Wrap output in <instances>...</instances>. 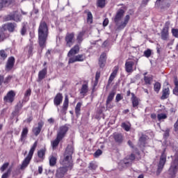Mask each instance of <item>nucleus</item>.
<instances>
[{"label": "nucleus", "instance_id": "obj_1", "mask_svg": "<svg viewBox=\"0 0 178 178\" xmlns=\"http://www.w3.org/2000/svg\"><path fill=\"white\" fill-rule=\"evenodd\" d=\"M124 17V10L122 8L119 9L113 17V22L115 24L116 30H123L126 26H127L129 22H130V15H127L124 17V20L122 21Z\"/></svg>", "mask_w": 178, "mask_h": 178}, {"label": "nucleus", "instance_id": "obj_2", "mask_svg": "<svg viewBox=\"0 0 178 178\" xmlns=\"http://www.w3.org/2000/svg\"><path fill=\"white\" fill-rule=\"evenodd\" d=\"M48 25L47 22L42 21L38 28V42L39 45H47L48 40Z\"/></svg>", "mask_w": 178, "mask_h": 178}, {"label": "nucleus", "instance_id": "obj_3", "mask_svg": "<svg viewBox=\"0 0 178 178\" xmlns=\"http://www.w3.org/2000/svg\"><path fill=\"white\" fill-rule=\"evenodd\" d=\"M15 29H16V24L15 23H8L3 26V27L0 29V42L4 40H6V38L9 37L8 31L10 33H13L15 31Z\"/></svg>", "mask_w": 178, "mask_h": 178}, {"label": "nucleus", "instance_id": "obj_4", "mask_svg": "<svg viewBox=\"0 0 178 178\" xmlns=\"http://www.w3.org/2000/svg\"><path fill=\"white\" fill-rule=\"evenodd\" d=\"M60 163L63 167H60L56 170V176L58 178L63 177L66 172H67V167H66V165H67V154L66 153H65L64 155L61 156Z\"/></svg>", "mask_w": 178, "mask_h": 178}, {"label": "nucleus", "instance_id": "obj_5", "mask_svg": "<svg viewBox=\"0 0 178 178\" xmlns=\"http://www.w3.org/2000/svg\"><path fill=\"white\" fill-rule=\"evenodd\" d=\"M67 131V127L66 125L63 126L60 128V130L57 134L56 139L51 142L53 149H56L58 145H59V143H60V140L63 139V137H65V134H66Z\"/></svg>", "mask_w": 178, "mask_h": 178}, {"label": "nucleus", "instance_id": "obj_6", "mask_svg": "<svg viewBox=\"0 0 178 178\" xmlns=\"http://www.w3.org/2000/svg\"><path fill=\"white\" fill-rule=\"evenodd\" d=\"M38 145V142L35 141L32 147H31V149L29 150V152L27 155V156L24 159L20 169H26L30 164V162L31 161V159H33V156L34 155V152L35 151V148H37V145Z\"/></svg>", "mask_w": 178, "mask_h": 178}, {"label": "nucleus", "instance_id": "obj_7", "mask_svg": "<svg viewBox=\"0 0 178 178\" xmlns=\"http://www.w3.org/2000/svg\"><path fill=\"white\" fill-rule=\"evenodd\" d=\"M169 26H170V22H166L161 30V40H163V41H168V40H169Z\"/></svg>", "mask_w": 178, "mask_h": 178}, {"label": "nucleus", "instance_id": "obj_8", "mask_svg": "<svg viewBox=\"0 0 178 178\" xmlns=\"http://www.w3.org/2000/svg\"><path fill=\"white\" fill-rule=\"evenodd\" d=\"M165 163H166V154H165V150H164L163 152L161 154L159 163L158 165L157 172L159 173L162 172V169H163V166H165Z\"/></svg>", "mask_w": 178, "mask_h": 178}, {"label": "nucleus", "instance_id": "obj_9", "mask_svg": "<svg viewBox=\"0 0 178 178\" xmlns=\"http://www.w3.org/2000/svg\"><path fill=\"white\" fill-rule=\"evenodd\" d=\"M15 97H16V93L13 90H10L7 95L4 97L3 101L4 102H8L9 104H12L15 101Z\"/></svg>", "mask_w": 178, "mask_h": 178}, {"label": "nucleus", "instance_id": "obj_10", "mask_svg": "<svg viewBox=\"0 0 178 178\" xmlns=\"http://www.w3.org/2000/svg\"><path fill=\"white\" fill-rule=\"evenodd\" d=\"M85 59L86 56L84 54H79L70 58L69 63H74V62H83V60Z\"/></svg>", "mask_w": 178, "mask_h": 178}, {"label": "nucleus", "instance_id": "obj_11", "mask_svg": "<svg viewBox=\"0 0 178 178\" xmlns=\"http://www.w3.org/2000/svg\"><path fill=\"white\" fill-rule=\"evenodd\" d=\"M13 66H15V57H10L6 65V72H10L13 69Z\"/></svg>", "mask_w": 178, "mask_h": 178}, {"label": "nucleus", "instance_id": "obj_12", "mask_svg": "<svg viewBox=\"0 0 178 178\" xmlns=\"http://www.w3.org/2000/svg\"><path fill=\"white\" fill-rule=\"evenodd\" d=\"M29 134V128L24 127L22 129V131L21 133V136L19 138V141L22 143V144H24L26 143V140H27V135Z\"/></svg>", "mask_w": 178, "mask_h": 178}, {"label": "nucleus", "instance_id": "obj_13", "mask_svg": "<svg viewBox=\"0 0 178 178\" xmlns=\"http://www.w3.org/2000/svg\"><path fill=\"white\" fill-rule=\"evenodd\" d=\"M134 66V61L127 60L125 63V70L127 73H133L134 71L133 67Z\"/></svg>", "mask_w": 178, "mask_h": 178}, {"label": "nucleus", "instance_id": "obj_14", "mask_svg": "<svg viewBox=\"0 0 178 178\" xmlns=\"http://www.w3.org/2000/svg\"><path fill=\"white\" fill-rule=\"evenodd\" d=\"M113 138H114V141L117 143V144H122L124 140L123 135L119 133H114L113 134Z\"/></svg>", "mask_w": 178, "mask_h": 178}, {"label": "nucleus", "instance_id": "obj_15", "mask_svg": "<svg viewBox=\"0 0 178 178\" xmlns=\"http://www.w3.org/2000/svg\"><path fill=\"white\" fill-rule=\"evenodd\" d=\"M106 63V54L102 53L99 58V65L102 69L105 67Z\"/></svg>", "mask_w": 178, "mask_h": 178}, {"label": "nucleus", "instance_id": "obj_16", "mask_svg": "<svg viewBox=\"0 0 178 178\" xmlns=\"http://www.w3.org/2000/svg\"><path fill=\"white\" fill-rule=\"evenodd\" d=\"M118 72H119V66H115L111 73L109 79H108V84H111L115 80V77L118 76Z\"/></svg>", "mask_w": 178, "mask_h": 178}, {"label": "nucleus", "instance_id": "obj_17", "mask_svg": "<svg viewBox=\"0 0 178 178\" xmlns=\"http://www.w3.org/2000/svg\"><path fill=\"white\" fill-rule=\"evenodd\" d=\"M44 126V122L40 121L38 123V127L33 129V133L35 136H38L41 133V129Z\"/></svg>", "mask_w": 178, "mask_h": 178}, {"label": "nucleus", "instance_id": "obj_18", "mask_svg": "<svg viewBox=\"0 0 178 178\" xmlns=\"http://www.w3.org/2000/svg\"><path fill=\"white\" fill-rule=\"evenodd\" d=\"M62 101H63V96H62V94L58 93L54 99V105L58 106V105L62 104Z\"/></svg>", "mask_w": 178, "mask_h": 178}, {"label": "nucleus", "instance_id": "obj_19", "mask_svg": "<svg viewBox=\"0 0 178 178\" xmlns=\"http://www.w3.org/2000/svg\"><path fill=\"white\" fill-rule=\"evenodd\" d=\"M88 92V82L84 81L80 90V94L86 95Z\"/></svg>", "mask_w": 178, "mask_h": 178}, {"label": "nucleus", "instance_id": "obj_20", "mask_svg": "<svg viewBox=\"0 0 178 178\" xmlns=\"http://www.w3.org/2000/svg\"><path fill=\"white\" fill-rule=\"evenodd\" d=\"M169 95H170V90H169V88H165L162 90V96L161 99H168V98H169Z\"/></svg>", "mask_w": 178, "mask_h": 178}, {"label": "nucleus", "instance_id": "obj_21", "mask_svg": "<svg viewBox=\"0 0 178 178\" xmlns=\"http://www.w3.org/2000/svg\"><path fill=\"white\" fill-rule=\"evenodd\" d=\"M45 154H47V147H43L38 152V156L40 159L44 161L45 159Z\"/></svg>", "mask_w": 178, "mask_h": 178}, {"label": "nucleus", "instance_id": "obj_22", "mask_svg": "<svg viewBox=\"0 0 178 178\" xmlns=\"http://www.w3.org/2000/svg\"><path fill=\"white\" fill-rule=\"evenodd\" d=\"M67 111V96H65V102L63 106V108L61 110L62 118H63V116H66Z\"/></svg>", "mask_w": 178, "mask_h": 178}, {"label": "nucleus", "instance_id": "obj_23", "mask_svg": "<svg viewBox=\"0 0 178 178\" xmlns=\"http://www.w3.org/2000/svg\"><path fill=\"white\" fill-rule=\"evenodd\" d=\"M132 97H131V102L132 105L134 108H137L140 104V99L136 97L134 93H131Z\"/></svg>", "mask_w": 178, "mask_h": 178}, {"label": "nucleus", "instance_id": "obj_24", "mask_svg": "<svg viewBox=\"0 0 178 178\" xmlns=\"http://www.w3.org/2000/svg\"><path fill=\"white\" fill-rule=\"evenodd\" d=\"M145 86H151L154 80L152 75L145 76L143 78Z\"/></svg>", "mask_w": 178, "mask_h": 178}, {"label": "nucleus", "instance_id": "obj_25", "mask_svg": "<svg viewBox=\"0 0 178 178\" xmlns=\"http://www.w3.org/2000/svg\"><path fill=\"white\" fill-rule=\"evenodd\" d=\"M115 94L116 93L115 92V91H112L109 93L106 102V105L107 107L109 106V104H111V102L113 101V98H115Z\"/></svg>", "mask_w": 178, "mask_h": 178}, {"label": "nucleus", "instance_id": "obj_26", "mask_svg": "<svg viewBox=\"0 0 178 178\" xmlns=\"http://www.w3.org/2000/svg\"><path fill=\"white\" fill-rule=\"evenodd\" d=\"M47 76V67H44L43 70L39 72L38 73V80L41 81V80H44V78Z\"/></svg>", "mask_w": 178, "mask_h": 178}, {"label": "nucleus", "instance_id": "obj_27", "mask_svg": "<svg viewBox=\"0 0 178 178\" xmlns=\"http://www.w3.org/2000/svg\"><path fill=\"white\" fill-rule=\"evenodd\" d=\"M85 13L87 14L88 24H92V22H93L92 13H91L90 11H85Z\"/></svg>", "mask_w": 178, "mask_h": 178}, {"label": "nucleus", "instance_id": "obj_28", "mask_svg": "<svg viewBox=\"0 0 178 178\" xmlns=\"http://www.w3.org/2000/svg\"><path fill=\"white\" fill-rule=\"evenodd\" d=\"M49 165L52 167L56 165V161H58V159L56 158V156L51 155L49 157Z\"/></svg>", "mask_w": 178, "mask_h": 178}, {"label": "nucleus", "instance_id": "obj_29", "mask_svg": "<svg viewBox=\"0 0 178 178\" xmlns=\"http://www.w3.org/2000/svg\"><path fill=\"white\" fill-rule=\"evenodd\" d=\"M80 51V47L79 46H75L73 47L68 53V55H76V54H79V51Z\"/></svg>", "mask_w": 178, "mask_h": 178}, {"label": "nucleus", "instance_id": "obj_30", "mask_svg": "<svg viewBox=\"0 0 178 178\" xmlns=\"http://www.w3.org/2000/svg\"><path fill=\"white\" fill-rule=\"evenodd\" d=\"M0 1L3 2V5L4 8L10 6V5H13V3H15V0H0Z\"/></svg>", "mask_w": 178, "mask_h": 178}, {"label": "nucleus", "instance_id": "obj_31", "mask_svg": "<svg viewBox=\"0 0 178 178\" xmlns=\"http://www.w3.org/2000/svg\"><path fill=\"white\" fill-rule=\"evenodd\" d=\"M106 6V0H97V8H104Z\"/></svg>", "mask_w": 178, "mask_h": 178}, {"label": "nucleus", "instance_id": "obj_32", "mask_svg": "<svg viewBox=\"0 0 178 178\" xmlns=\"http://www.w3.org/2000/svg\"><path fill=\"white\" fill-rule=\"evenodd\" d=\"M157 119L159 122H163L165 119H168V114L166 113H159L157 115Z\"/></svg>", "mask_w": 178, "mask_h": 178}, {"label": "nucleus", "instance_id": "obj_33", "mask_svg": "<svg viewBox=\"0 0 178 178\" xmlns=\"http://www.w3.org/2000/svg\"><path fill=\"white\" fill-rule=\"evenodd\" d=\"M81 105H83V104L81 102H79L75 107V113L76 116L80 115V111H81Z\"/></svg>", "mask_w": 178, "mask_h": 178}, {"label": "nucleus", "instance_id": "obj_34", "mask_svg": "<svg viewBox=\"0 0 178 178\" xmlns=\"http://www.w3.org/2000/svg\"><path fill=\"white\" fill-rule=\"evenodd\" d=\"M8 17H9V20H14V22L19 21V15H17V14H16V13L8 15Z\"/></svg>", "mask_w": 178, "mask_h": 178}, {"label": "nucleus", "instance_id": "obj_35", "mask_svg": "<svg viewBox=\"0 0 178 178\" xmlns=\"http://www.w3.org/2000/svg\"><path fill=\"white\" fill-rule=\"evenodd\" d=\"M154 90L155 92L158 94V92H159V91L161 90V83L156 82L154 85Z\"/></svg>", "mask_w": 178, "mask_h": 178}, {"label": "nucleus", "instance_id": "obj_36", "mask_svg": "<svg viewBox=\"0 0 178 178\" xmlns=\"http://www.w3.org/2000/svg\"><path fill=\"white\" fill-rule=\"evenodd\" d=\"M84 37V32H80L78 34L76 41L78 42L79 44H81V42L83 41V38Z\"/></svg>", "mask_w": 178, "mask_h": 178}, {"label": "nucleus", "instance_id": "obj_37", "mask_svg": "<svg viewBox=\"0 0 178 178\" xmlns=\"http://www.w3.org/2000/svg\"><path fill=\"white\" fill-rule=\"evenodd\" d=\"M6 58H8V55L6 54L5 51L1 50L0 51V59L1 60H5V59H6Z\"/></svg>", "mask_w": 178, "mask_h": 178}, {"label": "nucleus", "instance_id": "obj_38", "mask_svg": "<svg viewBox=\"0 0 178 178\" xmlns=\"http://www.w3.org/2000/svg\"><path fill=\"white\" fill-rule=\"evenodd\" d=\"M175 88L173 90V94H175V95H178V81L177 80L175 81Z\"/></svg>", "mask_w": 178, "mask_h": 178}, {"label": "nucleus", "instance_id": "obj_39", "mask_svg": "<svg viewBox=\"0 0 178 178\" xmlns=\"http://www.w3.org/2000/svg\"><path fill=\"white\" fill-rule=\"evenodd\" d=\"M145 141H147V137L145 136H142L139 139L141 145H145Z\"/></svg>", "mask_w": 178, "mask_h": 178}, {"label": "nucleus", "instance_id": "obj_40", "mask_svg": "<svg viewBox=\"0 0 178 178\" xmlns=\"http://www.w3.org/2000/svg\"><path fill=\"white\" fill-rule=\"evenodd\" d=\"M152 54V50L148 49L144 51V55L146 58H149Z\"/></svg>", "mask_w": 178, "mask_h": 178}, {"label": "nucleus", "instance_id": "obj_41", "mask_svg": "<svg viewBox=\"0 0 178 178\" xmlns=\"http://www.w3.org/2000/svg\"><path fill=\"white\" fill-rule=\"evenodd\" d=\"M172 34L173 37H175V38H178V29L173 28L171 30Z\"/></svg>", "mask_w": 178, "mask_h": 178}, {"label": "nucleus", "instance_id": "obj_42", "mask_svg": "<svg viewBox=\"0 0 178 178\" xmlns=\"http://www.w3.org/2000/svg\"><path fill=\"white\" fill-rule=\"evenodd\" d=\"M12 172V169L9 168L6 173H4L1 178H8L9 177L10 172Z\"/></svg>", "mask_w": 178, "mask_h": 178}, {"label": "nucleus", "instance_id": "obj_43", "mask_svg": "<svg viewBox=\"0 0 178 178\" xmlns=\"http://www.w3.org/2000/svg\"><path fill=\"white\" fill-rule=\"evenodd\" d=\"M10 80H12V76H8L7 77L3 76V83H4V84H8V83H9L10 81Z\"/></svg>", "mask_w": 178, "mask_h": 178}, {"label": "nucleus", "instance_id": "obj_44", "mask_svg": "<svg viewBox=\"0 0 178 178\" xmlns=\"http://www.w3.org/2000/svg\"><path fill=\"white\" fill-rule=\"evenodd\" d=\"M122 128L125 129L126 131H129L130 130V126L125 122L122 124Z\"/></svg>", "mask_w": 178, "mask_h": 178}, {"label": "nucleus", "instance_id": "obj_45", "mask_svg": "<svg viewBox=\"0 0 178 178\" xmlns=\"http://www.w3.org/2000/svg\"><path fill=\"white\" fill-rule=\"evenodd\" d=\"M74 38V33L69 34L67 35L68 42H72Z\"/></svg>", "mask_w": 178, "mask_h": 178}, {"label": "nucleus", "instance_id": "obj_46", "mask_svg": "<svg viewBox=\"0 0 178 178\" xmlns=\"http://www.w3.org/2000/svg\"><path fill=\"white\" fill-rule=\"evenodd\" d=\"M8 166H9V163H5L0 168V170H1V172H5V170H6Z\"/></svg>", "mask_w": 178, "mask_h": 178}, {"label": "nucleus", "instance_id": "obj_47", "mask_svg": "<svg viewBox=\"0 0 178 178\" xmlns=\"http://www.w3.org/2000/svg\"><path fill=\"white\" fill-rule=\"evenodd\" d=\"M98 168L95 163H90L89 165V169H92V170H95Z\"/></svg>", "mask_w": 178, "mask_h": 178}, {"label": "nucleus", "instance_id": "obj_48", "mask_svg": "<svg viewBox=\"0 0 178 178\" xmlns=\"http://www.w3.org/2000/svg\"><path fill=\"white\" fill-rule=\"evenodd\" d=\"M123 99V97L120 94H117L115 97V102H119L120 101H122Z\"/></svg>", "mask_w": 178, "mask_h": 178}, {"label": "nucleus", "instance_id": "obj_49", "mask_svg": "<svg viewBox=\"0 0 178 178\" xmlns=\"http://www.w3.org/2000/svg\"><path fill=\"white\" fill-rule=\"evenodd\" d=\"M99 155H102V150H101V149H97V150L95 152V156L97 158V156H99Z\"/></svg>", "mask_w": 178, "mask_h": 178}, {"label": "nucleus", "instance_id": "obj_50", "mask_svg": "<svg viewBox=\"0 0 178 178\" xmlns=\"http://www.w3.org/2000/svg\"><path fill=\"white\" fill-rule=\"evenodd\" d=\"M99 77H101V72H97L95 75L96 83H98V80H99Z\"/></svg>", "mask_w": 178, "mask_h": 178}, {"label": "nucleus", "instance_id": "obj_51", "mask_svg": "<svg viewBox=\"0 0 178 178\" xmlns=\"http://www.w3.org/2000/svg\"><path fill=\"white\" fill-rule=\"evenodd\" d=\"M109 24V19L108 18H105L104 22H103V26L106 27Z\"/></svg>", "mask_w": 178, "mask_h": 178}, {"label": "nucleus", "instance_id": "obj_52", "mask_svg": "<svg viewBox=\"0 0 178 178\" xmlns=\"http://www.w3.org/2000/svg\"><path fill=\"white\" fill-rule=\"evenodd\" d=\"M27 31V29H26V26H24L22 28V30H21V34L22 35H24V34H26Z\"/></svg>", "mask_w": 178, "mask_h": 178}, {"label": "nucleus", "instance_id": "obj_53", "mask_svg": "<svg viewBox=\"0 0 178 178\" xmlns=\"http://www.w3.org/2000/svg\"><path fill=\"white\" fill-rule=\"evenodd\" d=\"M22 108H23V102H19L17 104V109H22Z\"/></svg>", "mask_w": 178, "mask_h": 178}, {"label": "nucleus", "instance_id": "obj_54", "mask_svg": "<svg viewBox=\"0 0 178 178\" xmlns=\"http://www.w3.org/2000/svg\"><path fill=\"white\" fill-rule=\"evenodd\" d=\"M30 95H31V90L29 89L26 91L24 96L30 97Z\"/></svg>", "mask_w": 178, "mask_h": 178}, {"label": "nucleus", "instance_id": "obj_55", "mask_svg": "<svg viewBox=\"0 0 178 178\" xmlns=\"http://www.w3.org/2000/svg\"><path fill=\"white\" fill-rule=\"evenodd\" d=\"M174 130L175 131H178V120L174 124Z\"/></svg>", "mask_w": 178, "mask_h": 178}, {"label": "nucleus", "instance_id": "obj_56", "mask_svg": "<svg viewBox=\"0 0 178 178\" xmlns=\"http://www.w3.org/2000/svg\"><path fill=\"white\" fill-rule=\"evenodd\" d=\"M72 168H73V161H69V163H68V167H67V168H68V169H72Z\"/></svg>", "mask_w": 178, "mask_h": 178}, {"label": "nucleus", "instance_id": "obj_57", "mask_svg": "<svg viewBox=\"0 0 178 178\" xmlns=\"http://www.w3.org/2000/svg\"><path fill=\"white\" fill-rule=\"evenodd\" d=\"M3 83V75L0 74V86Z\"/></svg>", "mask_w": 178, "mask_h": 178}, {"label": "nucleus", "instance_id": "obj_58", "mask_svg": "<svg viewBox=\"0 0 178 178\" xmlns=\"http://www.w3.org/2000/svg\"><path fill=\"white\" fill-rule=\"evenodd\" d=\"M38 172L40 175H41L42 173V166L38 167Z\"/></svg>", "mask_w": 178, "mask_h": 178}, {"label": "nucleus", "instance_id": "obj_59", "mask_svg": "<svg viewBox=\"0 0 178 178\" xmlns=\"http://www.w3.org/2000/svg\"><path fill=\"white\" fill-rule=\"evenodd\" d=\"M150 118L152 119H156V114L155 113H152L151 115H150Z\"/></svg>", "mask_w": 178, "mask_h": 178}, {"label": "nucleus", "instance_id": "obj_60", "mask_svg": "<svg viewBox=\"0 0 178 178\" xmlns=\"http://www.w3.org/2000/svg\"><path fill=\"white\" fill-rule=\"evenodd\" d=\"M129 159H131V161H134L135 159V156L134 154H131L130 157H129Z\"/></svg>", "mask_w": 178, "mask_h": 178}, {"label": "nucleus", "instance_id": "obj_61", "mask_svg": "<svg viewBox=\"0 0 178 178\" xmlns=\"http://www.w3.org/2000/svg\"><path fill=\"white\" fill-rule=\"evenodd\" d=\"M128 145H129V147H131V148H133V143L131 142V140L128 141Z\"/></svg>", "mask_w": 178, "mask_h": 178}, {"label": "nucleus", "instance_id": "obj_62", "mask_svg": "<svg viewBox=\"0 0 178 178\" xmlns=\"http://www.w3.org/2000/svg\"><path fill=\"white\" fill-rule=\"evenodd\" d=\"M48 122H49V123H54V118H49L48 120Z\"/></svg>", "mask_w": 178, "mask_h": 178}, {"label": "nucleus", "instance_id": "obj_63", "mask_svg": "<svg viewBox=\"0 0 178 178\" xmlns=\"http://www.w3.org/2000/svg\"><path fill=\"white\" fill-rule=\"evenodd\" d=\"M129 112H130V111L129 109H126L123 111V113H124V115H126V113H129Z\"/></svg>", "mask_w": 178, "mask_h": 178}, {"label": "nucleus", "instance_id": "obj_64", "mask_svg": "<svg viewBox=\"0 0 178 178\" xmlns=\"http://www.w3.org/2000/svg\"><path fill=\"white\" fill-rule=\"evenodd\" d=\"M138 178H144V175H139V176L138 177Z\"/></svg>", "mask_w": 178, "mask_h": 178}]
</instances>
